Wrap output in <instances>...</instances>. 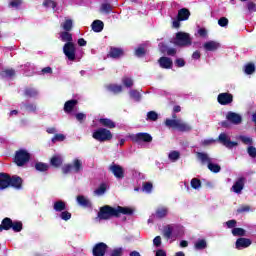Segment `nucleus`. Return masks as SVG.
<instances>
[{
    "label": "nucleus",
    "mask_w": 256,
    "mask_h": 256,
    "mask_svg": "<svg viewBox=\"0 0 256 256\" xmlns=\"http://www.w3.org/2000/svg\"><path fill=\"white\" fill-rule=\"evenodd\" d=\"M15 75V70L13 69H6L2 71V76L3 77H13Z\"/></svg>",
    "instance_id": "nucleus-45"
},
{
    "label": "nucleus",
    "mask_w": 256,
    "mask_h": 256,
    "mask_svg": "<svg viewBox=\"0 0 256 256\" xmlns=\"http://www.w3.org/2000/svg\"><path fill=\"white\" fill-rule=\"evenodd\" d=\"M156 256H167V253L164 250H157Z\"/></svg>",
    "instance_id": "nucleus-64"
},
{
    "label": "nucleus",
    "mask_w": 256,
    "mask_h": 256,
    "mask_svg": "<svg viewBox=\"0 0 256 256\" xmlns=\"http://www.w3.org/2000/svg\"><path fill=\"white\" fill-rule=\"evenodd\" d=\"M61 27L64 31H71V29H73V20L66 19L65 22L61 24Z\"/></svg>",
    "instance_id": "nucleus-30"
},
{
    "label": "nucleus",
    "mask_w": 256,
    "mask_h": 256,
    "mask_svg": "<svg viewBox=\"0 0 256 256\" xmlns=\"http://www.w3.org/2000/svg\"><path fill=\"white\" fill-rule=\"evenodd\" d=\"M233 96L229 93H222L218 95V103L221 105H229V103H232Z\"/></svg>",
    "instance_id": "nucleus-13"
},
{
    "label": "nucleus",
    "mask_w": 256,
    "mask_h": 256,
    "mask_svg": "<svg viewBox=\"0 0 256 256\" xmlns=\"http://www.w3.org/2000/svg\"><path fill=\"white\" fill-rule=\"evenodd\" d=\"M227 227H229L230 229L235 227V225H237V221L235 220H229L228 222H226Z\"/></svg>",
    "instance_id": "nucleus-61"
},
{
    "label": "nucleus",
    "mask_w": 256,
    "mask_h": 256,
    "mask_svg": "<svg viewBox=\"0 0 256 256\" xmlns=\"http://www.w3.org/2000/svg\"><path fill=\"white\" fill-rule=\"evenodd\" d=\"M108 89L113 93H121V91H123V87L121 85H115V84L110 85Z\"/></svg>",
    "instance_id": "nucleus-36"
},
{
    "label": "nucleus",
    "mask_w": 256,
    "mask_h": 256,
    "mask_svg": "<svg viewBox=\"0 0 256 256\" xmlns=\"http://www.w3.org/2000/svg\"><path fill=\"white\" fill-rule=\"evenodd\" d=\"M159 115L155 111H150L147 113V121H157Z\"/></svg>",
    "instance_id": "nucleus-34"
},
{
    "label": "nucleus",
    "mask_w": 256,
    "mask_h": 256,
    "mask_svg": "<svg viewBox=\"0 0 256 256\" xmlns=\"http://www.w3.org/2000/svg\"><path fill=\"white\" fill-rule=\"evenodd\" d=\"M105 191H107V185L101 184L95 191L94 194L101 196L105 194Z\"/></svg>",
    "instance_id": "nucleus-32"
},
{
    "label": "nucleus",
    "mask_w": 256,
    "mask_h": 256,
    "mask_svg": "<svg viewBox=\"0 0 256 256\" xmlns=\"http://www.w3.org/2000/svg\"><path fill=\"white\" fill-rule=\"evenodd\" d=\"M248 155L250 157L255 158L256 157V148L253 146L248 147Z\"/></svg>",
    "instance_id": "nucleus-56"
},
{
    "label": "nucleus",
    "mask_w": 256,
    "mask_h": 256,
    "mask_svg": "<svg viewBox=\"0 0 256 256\" xmlns=\"http://www.w3.org/2000/svg\"><path fill=\"white\" fill-rule=\"evenodd\" d=\"M13 231H16L17 233H19V231H21V229H23V224L21 222H14L12 223V227Z\"/></svg>",
    "instance_id": "nucleus-42"
},
{
    "label": "nucleus",
    "mask_w": 256,
    "mask_h": 256,
    "mask_svg": "<svg viewBox=\"0 0 256 256\" xmlns=\"http://www.w3.org/2000/svg\"><path fill=\"white\" fill-rule=\"evenodd\" d=\"M189 15H191L189 10L183 8L178 12V19L179 21H187V19H189Z\"/></svg>",
    "instance_id": "nucleus-22"
},
{
    "label": "nucleus",
    "mask_w": 256,
    "mask_h": 256,
    "mask_svg": "<svg viewBox=\"0 0 256 256\" xmlns=\"http://www.w3.org/2000/svg\"><path fill=\"white\" fill-rule=\"evenodd\" d=\"M165 125L166 127L177 129V131H181L182 133L191 131L192 129L189 123L185 122L183 119H166Z\"/></svg>",
    "instance_id": "nucleus-3"
},
{
    "label": "nucleus",
    "mask_w": 256,
    "mask_h": 256,
    "mask_svg": "<svg viewBox=\"0 0 256 256\" xmlns=\"http://www.w3.org/2000/svg\"><path fill=\"white\" fill-rule=\"evenodd\" d=\"M243 187H245V178L241 177L232 186V191H234V193H241Z\"/></svg>",
    "instance_id": "nucleus-16"
},
{
    "label": "nucleus",
    "mask_w": 256,
    "mask_h": 256,
    "mask_svg": "<svg viewBox=\"0 0 256 256\" xmlns=\"http://www.w3.org/2000/svg\"><path fill=\"white\" fill-rule=\"evenodd\" d=\"M175 64L177 65V67H185V60H183V58H178L175 61Z\"/></svg>",
    "instance_id": "nucleus-58"
},
{
    "label": "nucleus",
    "mask_w": 256,
    "mask_h": 256,
    "mask_svg": "<svg viewBox=\"0 0 256 256\" xmlns=\"http://www.w3.org/2000/svg\"><path fill=\"white\" fill-rule=\"evenodd\" d=\"M251 245V240L247 238H240L236 241V249H245Z\"/></svg>",
    "instance_id": "nucleus-18"
},
{
    "label": "nucleus",
    "mask_w": 256,
    "mask_h": 256,
    "mask_svg": "<svg viewBox=\"0 0 256 256\" xmlns=\"http://www.w3.org/2000/svg\"><path fill=\"white\" fill-rule=\"evenodd\" d=\"M240 139H241L242 142H244L245 145H252L253 144V139H251L247 136H241Z\"/></svg>",
    "instance_id": "nucleus-51"
},
{
    "label": "nucleus",
    "mask_w": 256,
    "mask_h": 256,
    "mask_svg": "<svg viewBox=\"0 0 256 256\" xmlns=\"http://www.w3.org/2000/svg\"><path fill=\"white\" fill-rule=\"evenodd\" d=\"M80 171H83V162L79 159H74L72 164L62 167L64 175H67V173H79Z\"/></svg>",
    "instance_id": "nucleus-7"
},
{
    "label": "nucleus",
    "mask_w": 256,
    "mask_h": 256,
    "mask_svg": "<svg viewBox=\"0 0 256 256\" xmlns=\"http://www.w3.org/2000/svg\"><path fill=\"white\" fill-rule=\"evenodd\" d=\"M67 205L65 204V202L59 200V201H56L54 203V211H58V212H61V211H65Z\"/></svg>",
    "instance_id": "nucleus-29"
},
{
    "label": "nucleus",
    "mask_w": 256,
    "mask_h": 256,
    "mask_svg": "<svg viewBox=\"0 0 256 256\" xmlns=\"http://www.w3.org/2000/svg\"><path fill=\"white\" fill-rule=\"evenodd\" d=\"M168 213L169 209L167 207H159L156 210V217H158V219H163V217H167Z\"/></svg>",
    "instance_id": "nucleus-24"
},
{
    "label": "nucleus",
    "mask_w": 256,
    "mask_h": 256,
    "mask_svg": "<svg viewBox=\"0 0 256 256\" xmlns=\"http://www.w3.org/2000/svg\"><path fill=\"white\" fill-rule=\"evenodd\" d=\"M111 173L116 177V179H123L125 177V170L123 167L117 165V164H112L109 167Z\"/></svg>",
    "instance_id": "nucleus-10"
},
{
    "label": "nucleus",
    "mask_w": 256,
    "mask_h": 256,
    "mask_svg": "<svg viewBox=\"0 0 256 256\" xmlns=\"http://www.w3.org/2000/svg\"><path fill=\"white\" fill-rule=\"evenodd\" d=\"M145 53V48L139 47L135 50L136 57H143V54Z\"/></svg>",
    "instance_id": "nucleus-55"
},
{
    "label": "nucleus",
    "mask_w": 256,
    "mask_h": 256,
    "mask_svg": "<svg viewBox=\"0 0 256 256\" xmlns=\"http://www.w3.org/2000/svg\"><path fill=\"white\" fill-rule=\"evenodd\" d=\"M180 21L181 20H179V18L177 20H173L172 25L175 29H179V27L181 26Z\"/></svg>",
    "instance_id": "nucleus-62"
},
{
    "label": "nucleus",
    "mask_w": 256,
    "mask_h": 256,
    "mask_svg": "<svg viewBox=\"0 0 256 256\" xmlns=\"http://www.w3.org/2000/svg\"><path fill=\"white\" fill-rule=\"evenodd\" d=\"M158 63L160 67H162V69H171L173 67V60H171V58L168 57H161L158 60Z\"/></svg>",
    "instance_id": "nucleus-15"
},
{
    "label": "nucleus",
    "mask_w": 256,
    "mask_h": 256,
    "mask_svg": "<svg viewBox=\"0 0 256 256\" xmlns=\"http://www.w3.org/2000/svg\"><path fill=\"white\" fill-rule=\"evenodd\" d=\"M218 25H220V27H227V25H229V19H227L226 17H222L218 20Z\"/></svg>",
    "instance_id": "nucleus-48"
},
{
    "label": "nucleus",
    "mask_w": 256,
    "mask_h": 256,
    "mask_svg": "<svg viewBox=\"0 0 256 256\" xmlns=\"http://www.w3.org/2000/svg\"><path fill=\"white\" fill-rule=\"evenodd\" d=\"M136 141H144L145 143H151L153 141V137L147 133H138L136 135Z\"/></svg>",
    "instance_id": "nucleus-19"
},
{
    "label": "nucleus",
    "mask_w": 256,
    "mask_h": 256,
    "mask_svg": "<svg viewBox=\"0 0 256 256\" xmlns=\"http://www.w3.org/2000/svg\"><path fill=\"white\" fill-rule=\"evenodd\" d=\"M77 104V100H70L67 101L64 105V111L66 113H71V111H73V107H75Z\"/></svg>",
    "instance_id": "nucleus-27"
},
{
    "label": "nucleus",
    "mask_w": 256,
    "mask_h": 256,
    "mask_svg": "<svg viewBox=\"0 0 256 256\" xmlns=\"http://www.w3.org/2000/svg\"><path fill=\"white\" fill-rule=\"evenodd\" d=\"M50 163L53 167H61L63 165V157L61 155H55L51 158Z\"/></svg>",
    "instance_id": "nucleus-20"
},
{
    "label": "nucleus",
    "mask_w": 256,
    "mask_h": 256,
    "mask_svg": "<svg viewBox=\"0 0 256 256\" xmlns=\"http://www.w3.org/2000/svg\"><path fill=\"white\" fill-rule=\"evenodd\" d=\"M122 83H123V85H125V87H133V79H131L129 77H124L122 79Z\"/></svg>",
    "instance_id": "nucleus-40"
},
{
    "label": "nucleus",
    "mask_w": 256,
    "mask_h": 256,
    "mask_svg": "<svg viewBox=\"0 0 256 256\" xmlns=\"http://www.w3.org/2000/svg\"><path fill=\"white\" fill-rule=\"evenodd\" d=\"M191 187L193 189H201V180H199L197 178H193L191 180Z\"/></svg>",
    "instance_id": "nucleus-37"
},
{
    "label": "nucleus",
    "mask_w": 256,
    "mask_h": 256,
    "mask_svg": "<svg viewBox=\"0 0 256 256\" xmlns=\"http://www.w3.org/2000/svg\"><path fill=\"white\" fill-rule=\"evenodd\" d=\"M254 72H255V65H253V64H248V65L245 66V73H246L247 75H251V74L254 73Z\"/></svg>",
    "instance_id": "nucleus-43"
},
{
    "label": "nucleus",
    "mask_w": 256,
    "mask_h": 256,
    "mask_svg": "<svg viewBox=\"0 0 256 256\" xmlns=\"http://www.w3.org/2000/svg\"><path fill=\"white\" fill-rule=\"evenodd\" d=\"M198 35H200V37H207V30L205 28H200L198 30Z\"/></svg>",
    "instance_id": "nucleus-60"
},
{
    "label": "nucleus",
    "mask_w": 256,
    "mask_h": 256,
    "mask_svg": "<svg viewBox=\"0 0 256 256\" xmlns=\"http://www.w3.org/2000/svg\"><path fill=\"white\" fill-rule=\"evenodd\" d=\"M197 158L199 161H201L202 165L207 164L209 171L212 173H219V171H221V166H219V164L213 163V158L209 157V154L198 152Z\"/></svg>",
    "instance_id": "nucleus-4"
},
{
    "label": "nucleus",
    "mask_w": 256,
    "mask_h": 256,
    "mask_svg": "<svg viewBox=\"0 0 256 256\" xmlns=\"http://www.w3.org/2000/svg\"><path fill=\"white\" fill-rule=\"evenodd\" d=\"M30 158L31 155L27 153V150H19L15 155V163L18 165V167H23V165H25Z\"/></svg>",
    "instance_id": "nucleus-8"
},
{
    "label": "nucleus",
    "mask_w": 256,
    "mask_h": 256,
    "mask_svg": "<svg viewBox=\"0 0 256 256\" xmlns=\"http://www.w3.org/2000/svg\"><path fill=\"white\" fill-rule=\"evenodd\" d=\"M2 226L4 227V229L6 231H9V229H11V227H13V221H11V218H5L2 221Z\"/></svg>",
    "instance_id": "nucleus-31"
},
{
    "label": "nucleus",
    "mask_w": 256,
    "mask_h": 256,
    "mask_svg": "<svg viewBox=\"0 0 256 256\" xmlns=\"http://www.w3.org/2000/svg\"><path fill=\"white\" fill-rule=\"evenodd\" d=\"M123 255V248H116L112 251L110 256H122Z\"/></svg>",
    "instance_id": "nucleus-52"
},
{
    "label": "nucleus",
    "mask_w": 256,
    "mask_h": 256,
    "mask_svg": "<svg viewBox=\"0 0 256 256\" xmlns=\"http://www.w3.org/2000/svg\"><path fill=\"white\" fill-rule=\"evenodd\" d=\"M103 27H104V24H103V21L101 20H95L92 23V29L95 31V33H101V31H103Z\"/></svg>",
    "instance_id": "nucleus-23"
},
{
    "label": "nucleus",
    "mask_w": 256,
    "mask_h": 256,
    "mask_svg": "<svg viewBox=\"0 0 256 256\" xmlns=\"http://www.w3.org/2000/svg\"><path fill=\"white\" fill-rule=\"evenodd\" d=\"M226 119H228V121H230V123H233L234 125H239V123H241L242 121L241 115L235 112H229L226 116Z\"/></svg>",
    "instance_id": "nucleus-14"
},
{
    "label": "nucleus",
    "mask_w": 256,
    "mask_h": 256,
    "mask_svg": "<svg viewBox=\"0 0 256 256\" xmlns=\"http://www.w3.org/2000/svg\"><path fill=\"white\" fill-rule=\"evenodd\" d=\"M232 234L235 237H243V236H245V230L243 228H234L232 230Z\"/></svg>",
    "instance_id": "nucleus-35"
},
{
    "label": "nucleus",
    "mask_w": 256,
    "mask_h": 256,
    "mask_svg": "<svg viewBox=\"0 0 256 256\" xmlns=\"http://www.w3.org/2000/svg\"><path fill=\"white\" fill-rule=\"evenodd\" d=\"M61 219H63L64 221H69V219H71V213L64 211L60 214Z\"/></svg>",
    "instance_id": "nucleus-53"
},
{
    "label": "nucleus",
    "mask_w": 256,
    "mask_h": 256,
    "mask_svg": "<svg viewBox=\"0 0 256 256\" xmlns=\"http://www.w3.org/2000/svg\"><path fill=\"white\" fill-rule=\"evenodd\" d=\"M151 189H153V184L147 182L143 185V191L146 193H151Z\"/></svg>",
    "instance_id": "nucleus-54"
},
{
    "label": "nucleus",
    "mask_w": 256,
    "mask_h": 256,
    "mask_svg": "<svg viewBox=\"0 0 256 256\" xmlns=\"http://www.w3.org/2000/svg\"><path fill=\"white\" fill-rule=\"evenodd\" d=\"M194 247L197 251L207 249V241H205V239H200L195 242Z\"/></svg>",
    "instance_id": "nucleus-26"
},
{
    "label": "nucleus",
    "mask_w": 256,
    "mask_h": 256,
    "mask_svg": "<svg viewBox=\"0 0 256 256\" xmlns=\"http://www.w3.org/2000/svg\"><path fill=\"white\" fill-rule=\"evenodd\" d=\"M106 251H107V244L100 242L94 246L93 255L104 256Z\"/></svg>",
    "instance_id": "nucleus-11"
},
{
    "label": "nucleus",
    "mask_w": 256,
    "mask_h": 256,
    "mask_svg": "<svg viewBox=\"0 0 256 256\" xmlns=\"http://www.w3.org/2000/svg\"><path fill=\"white\" fill-rule=\"evenodd\" d=\"M193 43L191 35L187 32H178L174 38V45L178 47H189Z\"/></svg>",
    "instance_id": "nucleus-5"
},
{
    "label": "nucleus",
    "mask_w": 256,
    "mask_h": 256,
    "mask_svg": "<svg viewBox=\"0 0 256 256\" xmlns=\"http://www.w3.org/2000/svg\"><path fill=\"white\" fill-rule=\"evenodd\" d=\"M248 10L250 11V13H253L256 11V4L253 2H249L248 3Z\"/></svg>",
    "instance_id": "nucleus-59"
},
{
    "label": "nucleus",
    "mask_w": 256,
    "mask_h": 256,
    "mask_svg": "<svg viewBox=\"0 0 256 256\" xmlns=\"http://www.w3.org/2000/svg\"><path fill=\"white\" fill-rule=\"evenodd\" d=\"M57 141H65V135H63V134H56L52 138V143H57Z\"/></svg>",
    "instance_id": "nucleus-49"
},
{
    "label": "nucleus",
    "mask_w": 256,
    "mask_h": 256,
    "mask_svg": "<svg viewBox=\"0 0 256 256\" xmlns=\"http://www.w3.org/2000/svg\"><path fill=\"white\" fill-rule=\"evenodd\" d=\"M77 203L79 205H82V207H91V201H89V199L85 198V196H78Z\"/></svg>",
    "instance_id": "nucleus-28"
},
{
    "label": "nucleus",
    "mask_w": 256,
    "mask_h": 256,
    "mask_svg": "<svg viewBox=\"0 0 256 256\" xmlns=\"http://www.w3.org/2000/svg\"><path fill=\"white\" fill-rule=\"evenodd\" d=\"M62 41H67L68 43H71L73 41V37L68 32H62L60 34Z\"/></svg>",
    "instance_id": "nucleus-33"
},
{
    "label": "nucleus",
    "mask_w": 256,
    "mask_h": 256,
    "mask_svg": "<svg viewBox=\"0 0 256 256\" xmlns=\"http://www.w3.org/2000/svg\"><path fill=\"white\" fill-rule=\"evenodd\" d=\"M173 234V227L171 226H167L164 229V237H166V239H171V235Z\"/></svg>",
    "instance_id": "nucleus-39"
},
{
    "label": "nucleus",
    "mask_w": 256,
    "mask_h": 256,
    "mask_svg": "<svg viewBox=\"0 0 256 256\" xmlns=\"http://www.w3.org/2000/svg\"><path fill=\"white\" fill-rule=\"evenodd\" d=\"M100 11H101L102 13H110V11H111V5L108 4V3H103V4L101 5Z\"/></svg>",
    "instance_id": "nucleus-41"
},
{
    "label": "nucleus",
    "mask_w": 256,
    "mask_h": 256,
    "mask_svg": "<svg viewBox=\"0 0 256 256\" xmlns=\"http://www.w3.org/2000/svg\"><path fill=\"white\" fill-rule=\"evenodd\" d=\"M132 215L133 209L127 208V207H121L117 206L116 208H113L111 206H104L100 209L98 213L99 219H111V217H119V215Z\"/></svg>",
    "instance_id": "nucleus-1"
},
{
    "label": "nucleus",
    "mask_w": 256,
    "mask_h": 256,
    "mask_svg": "<svg viewBox=\"0 0 256 256\" xmlns=\"http://www.w3.org/2000/svg\"><path fill=\"white\" fill-rule=\"evenodd\" d=\"M23 179L19 176H13L12 178L7 175L0 173V189H7V187H14L15 189H21Z\"/></svg>",
    "instance_id": "nucleus-2"
},
{
    "label": "nucleus",
    "mask_w": 256,
    "mask_h": 256,
    "mask_svg": "<svg viewBox=\"0 0 256 256\" xmlns=\"http://www.w3.org/2000/svg\"><path fill=\"white\" fill-rule=\"evenodd\" d=\"M99 123L103 126V127H108V129H115V122H113L111 119L109 118H101L99 120Z\"/></svg>",
    "instance_id": "nucleus-21"
},
{
    "label": "nucleus",
    "mask_w": 256,
    "mask_h": 256,
    "mask_svg": "<svg viewBox=\"0 0 256 256\" xmlns=\"http://www.w3.org/2000/svg\"><path fill=\"white\" fill-rule=\"evenodd\" d=\"M35 168L37 171H47V169H49V165L39 162L36 163Z\"/></svg>",
    "instance_id": "nucleus-38"
},
{
    "label": "nucleus",
    "mask_w": 256,
    "mask_h": 256,
    "mask_svg": "<svg viewBox=\"0 0 256 256\" xmlns=\"http://www.w3.org/2000/svg\"><path fill=\"white\" fill-rule=\"evenodd\" d=\"M155 247H161V236H156L153 240Z\"/></svg>",
    "instance_id": "nucleus-57"
},
{
    "label": "nucleus",
    "mask_w": 256,
    "mask_h": 256,
    "mask_svg": "<svg viewBox=\"0 0 256 256\" xmlns=\"http://www.w3.org/2000/svg\"><path fill=\"white\" fill-rule=\"evenodd\" d=\"M92 137L93 139H96V141L103 143L105 141H111V139H113V134L105 128H99L93 132Z\"/></svg>",
    "instance_id": "nucleus-6"
},
{
    "label": "nucleus",
    "mask_w": 256,
    "mask_h": 256,
    "mask_svg": "<svg viewBox=\"0 0 256 256\" xmlns=\"http://www.w3.org/2000/svg\"><path fill=\"white\" fill-rule=\"evenodd\" d=\"M123 55V50L119 48H111L109 52V57H112L113 59H117Z\"/></svg>",
    "instance_id": "nucleus-25"
},
{
    "label": "nucleus",
    "mask_w": 256,
    "mask_h": 256,
    "mask_svg": "<svg viewBox=\"0 0 256 256\" xmlns=\"http://www.w3.org/2000/svg\"><path fill=\"white\" fill-rule=\"evenodd\" d=\"M203 47L205 51H217L221 47V44L217 41H208L204 43Z\"/></svg>",
    "instance_id": "nucleus-17"
},
{
    "label": "nucleus",
    "mask_w": 256,
    "mask_h": 256,
    "mask_svg": "<svg viewBox=\"0 0 256 256\" xmlns=\"http://www.w3.org/2000/svg\"><path fill=\"white\" fill-rule=\"evenodd\" d=\"M179 156H180L179 152L172 151V152L169 153V160L170 161H177V159H179Z\"/></svg>",
    "instance_id": "nucleus-46"
},
{
    "label": "nucleus",
    "mask_w": 256,
    "mask_h": 256,
    "mask_svg": "<svg viewBox=\"0 0 256 256\" xmlns=\"http://www.w3.org/2000/svg\"><path fill=\"white\" fill-rule=\"evenodd\" d=\"M219 141L220 143H223L225 147H228L231 149V147H237L236 142H231V138L225 133H222L219 135Z\"/></svg>",
    "instance_id": "nucleus-12"
},
{
    "label": "nucleus",
    "mask_w": 256,
    "mask_h": 256,
    "mask_svg": "<svg viewBox=\"0 0 256 256\" xmlns=\"http://www.w3.org/2000/svg\"><path fill=\"white\" fill-rule=\"evenodd\" d=\"M23 3V0H10L9 7L17 8Z\"/></svg>",
    "instance_id": "nucleus-47"
},
{
    "label": "nucleus",
    "mask_w": 256,
    "mask_h": 256,
    "mask_svg": "<svg viewBox=\"0 0 256 256\" xmlns=\"http://www.w3.org/2000/svg\"><path fill=\"white\" fill-rule=\"evenodd\" d=\"M75 44L73 42H67L63 47V53L69 59V61H75Z\"/></svg>",
    "instance_id": "nucleus-9"
},
{
    "label": "nucleus",
    "mask_w": 256,
    "mask_h": 256,
    "mask_svg": "<svg viewBox=\"0 0 256 256\" xmlns=\"http://www.w3.org/2000/svg\"><path fill=\"white\" fill-rule=\"evenodd\" d=\"M249 206H242L238 209V213H245L247 211H249Z\"/></svg>",
    "instance_id": "nucleus-63"
},
{
    "label": "nucleus",
    "mask_w": 256,
    "mask_h": 256,
    "mask_svg": "<svg viewBox=\"0 0 256 256\" xmlns=\"http://www.w3.org/2000/svg\"><path fill=\"white\" fill-rule=\"evenodd\" d=\"M130 97L135 101H139L141 99V94L137 90L130 91Z\"/></svg>",
    "instance_id": "nucleus-44"
},
{
    "label": "nucleus",
    "mask_w": 256,
    "mask_h": 256,
    "mask_svg": "<svg viewBox=\"0 0 256 256\" xmlns=\"http://www.w3.org/2000/svg\"><path fill=\"white\" fill-rule=\"evenodd\" d=\"M43 5L45 7H51L52 9H55V7H57V4L52 0H45Z\"/></svg>",
    "instance_id": "nucleus-50"
}]
</instances>
